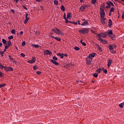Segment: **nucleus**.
I'll return each instance as SVG.
<instances>
[{
    "mask_svg": "<svg viewBox=\"0 0 124 124\" xmlns=\"http://www.w3.org/2000/svg\"><path fill=\"white\" fill-rule=\"evenodd\" d=\"M98 49L100 52H102V48L100 46L98 47Z\"/></svg>",
    "mask_w": 124,
    "mask_h": 124,
    "instance_id": "de8ad7c7",
    "label": "nucleus"
},
{
    "mask_svg": "<svg viewBox=\"0 0 124 124\" xmlns=\"http://www.w3.org/2000/svg\"><path fill=\"white\" fill-rule=\"evenodd\" d=\"M9 58L10 59V60H12V57L10 55L9 56Z\"/></svg>",
    "mask_w": 124,
    "mask_h": 124,
    "instance_id": "69168bd1",
    "label": "nucleus"
},
{
    "mask_svg": "<svg viewBox=\"0 0 124 124\" xmlns=\"http://www.w3.org/2000/svg\"><path fill=\"white\" fill-rule=\"evenodd\" d=\"M113 62V60L111 59H108V66L109 67L110 65H111V63H112Z\"/></svg>",
    "mask_w": 124,
    "mask_h": 124,
    "instance_id": "f3484780",
    "label": "nucleus"
},
{
    "mask_svg": "<svg viewBox=\"0 0 124 124\" xmlns=\"http://www.w3.org/2000/svg\"><path fill=\"white\" fill-rule=\"evenodd\" d=\"M108 48L111 51H113V50H114V47H113V46H112V45H109L108 46Z\"/></svg>",
    "mask_w": 124,
    "mask_h": 124,
    "instance_id": "b1692460",
    "label": "nucleus"
},
{
    "mask_svg": "<svg viewBox=\"0 0 124 124\" xmlns=\"http://www.w3.org/2000/svg\"><path fill=\"white\" fill-rule=\"evenodd\" d=\"M61 9L62 11H63V12L65 11V8L64 7V5H62L61 6Z\"/></svg>",
    "mask_w": 124,
    "mask_h": 124,
    "instance_id": "393cba45",
    "label": "nucleus"
},
{
    "mask_svg": "<svg viewBox=\"0 0 124 124\" xmlns=\"http://www.w3.org/2000/svg\"><path fill=\"white\" fill-rule=\"evenodd\" d=\"M124 103H122L120 104H119V107H120V108H123L124 107Z\"/></svg>",
    "mask_w": 124,
    "mask_h": 124,
    "instance_id": "c756f323",
    "label": "nucleus"
},
{
    "mask_svg": "<svg viewBox=\"0 0 124 124\" xmlns=\"http://www.w3.org/2000/svg\"><path fill=\"white\" fill-rule=\"evenodd\" d=\"M51 31H54V32H55V33H56V27L55 28V29H52L51 30Z\"/></svg>",
    "mask_w": 124,
    "mask_h": 124,
    "instance_id": "603ef678",
    "label": "nucleus"
},
{
    "mask_svg": "<svg viewBox=\"0 0 124 124\" xmlns=\"http://www.w3.org/2000/svg\"><path fill=\"white\" fill-rule=\"evenodd\" d=\"M108 37L110 38V39H112V40H116V37L115 36V35L114 34H112L111 35H109Z\"/></svg>",
    "mask_w": 124,
    "mask_h": 124,
    "instance_id": "ddd939ff",
    "label": "nucleus"
},
{
    "mask_svg": "<svg viewBox=\"0 0 124 124\" xmlns=\"http://www.w3.org/2000/svg\"><path fill=\"white\" fill-rule=\"evenodd\" d=\"M13 36H12V35H11V36H10L9 37H8V39L9 40H11V39H13Z\"/></svg>",
    "mask_w": 124,
    "mask_h": 124,
    "instance_id": "ea45409f",
    "label": "nucleus"
},
{
    "mask_svg": "<svg viewBox=\"0 0 124 124\" xmlns=\"http://www.w3.org/2000/svg\"><path fill=\"white\" fill-rule=\"evenodd\" d=\"M23 33H24V31H21L20 32V35H22V34H23Z\"/></svg>",
    "mask_w": 124,
    "mask_h": 124,
    "instance_id": "680f3d73",
    "label": "nucleus"
},
{
    "mask_svg": "<svg viewBox=\"0 0 124 124\" xmlns=\"http://www.w3.org/2000/svg\"><path fill=\"white\" fill-rule=\"evenodd\" d=\"M97 36L99 37V39H100L101 37H102V38H105L107 37V32L99 33L97 35Z\"/></svg>",
    "mask_w": 124,
    "mask_h": 124,
    "instance_id": "7ed1b4c3",
    "label": "nucleus"
},
{
    "mask_svg": "<svg viewBox=\"0 0 124 124\" xmlns=\"http://www.w3.org/2000/svg\"><path fill=\"white\" fill-rule=\"evenodd\" d=\"M5 52H6V49L5 48H4V50H3V51H2V53H5Z\"/></svg>",
    "mask_w": 124,
    "mask_h": 124,
    "instance_id": "4d7b16f0",
    "label": "nucleus"
},
{
    "mask_svg": "<svg viewBox=\"0 0 124 124\" xmlns=\"http://www.w3.org/2000/svg\"><path fill=\"white\" fill-rule=\"evenodd\" d=\"M3 68H4V66L0 62V69H3Z\"/></svg>",
    "mask_w": 124,
    "mask_h": 124,
    "instance_id": "f704fd0d",
    "label": "nucleus"
},
{
    "mask_svg": "<svg viewBox=\"0 0 124 124\" xmlns=\"http://www.w3.org/2000/svg\"><path fill=\"white\" fill-rule=\"evenodd\" d=\"M116 51H112V52H111V53L112 54H116Z\"/></svg>",
    "mask_w": 124,
    "mask_h": 124,
    "instance_id": "0e129e2a",
    "label": "nucleus"
},
{
    "mask_svg": "<svg viewBox=\"0 0 124 124\" xmlns=\"http://www.w3.org/2000/svg\"><path fill=\"white\" fill-rule=\"evenodd\" d=\"M33 68L34 70H36V69H37V68H37V65L33 66Z\"/></svg>",
    "mask_w": 124,
    "mask_h": 124,
    "instance_id": "a19ab883",
    "label": "nucleus"
},
{
    "mask_svg": "<svg viewBox=\"0 0 124 124\" xmlns=\"http://www.w3.org/2000/svg\"><path fill=\"white\" fill-rule=\"evenodd\" d=\"M11 12H12V13H13L14 14L15 13V11L14 10V9H11L10 10Z\"/></svg>",
    "mask_w": 124,
    "mask_h": 124,
    "instance_id": "3c124183",
    "label": "nucleus"
},
{
    "mask_svg": "<svg viewBox=\"0 0 124 124\" xmlns=\"http://www.w3.org/2000/svg\"><path fill=\"white\" fill-rule=\"evenodd\" d=\"M98 40H99V41H101L102 44H107V43H108V42H107V41L103 40L102 39V38L98 39Z\"/></svg>",
    "mask_w": 124,
    "mask_h": 124,
    "instance_id": "f8f14e48",
    "label": "nucleus"
},
{
    "mask_svg": "<svg viewBox=\"0 0 124 124\" xmlns=\"http://www.w3.org/2000/svg\"><path fill=\"white\" fill-rule=\"evenodd\" d=\"M100 15L101 18V22H102L103 25H105L106 24V22H105V18H104V16H105V12L102 8H100Z\"/></svg>",
    "mask_w": 124,
    "mask_h": 124,
    "instance_id": "f257e3e1",
    "label": "nucleus"
},
{
    "mask_svg": "<svg viewBox=\"0 0 124 124\" xmlns=\"http://www.w3.org/2000/svg\"><path fill=\"white\" fill-rule=\"evenodd\" d=\"M8 46H11L12 44H11V41L10 40L8 41L7 42Z\"/></svg>",
    "mask_w": 124,
    "mask_h": 124,
    "instance_id": "473e14b6",
    "label": "nucleus"
},
{
    "mask_svg": "<svg viewBox=\"0 0 124 124\" xmlns=\"http://www.w3.org/2000/svg\"><path fill=\"white\" fill-rule=\"evenodd\" d=\"M22 6H23L24 9H25V10H28V8L26 7L25 5H23Z\"/></svg>",
    "mask_w": 124,
    "mask_h": 124,
    "instance_id": "8fccbe9b",
    "label": "nucleus"
},
{
    "mask_svg": "<svg viewBox=\"0 0 124 124\" xmlns=\"http://www.w3.org/2000/svg\"><path fill=\"white\" fill-rule=\"evenodd\" d=\"M102 7H105V3H103V4L101 5Z\"/></svg>",
    "mask_w": 124,
    "mask_h": 124,
    "instance_id": "6e6d98bb",
    "label": "nucleus"
},
{
    "mask_svg": "<svg viewBox=\"0 0 124 124\" xmlns=\"http://www.w3.org/2000/svg\"><path fill=\"white\" fill-rule=\"evenodd\" d=\"M44 55H49V56H51V55H52V52L49 50H45L44 51Z\"/></svg>",
    "mask_w": 124,
    "mask_h": 124,
    "instance_id": "1a4fd4ad",
    "label": "nucleus"
},
{
    "mask_svg": "<svg viewBox=\"0 0 124 124\" xmlns=\"http://www.w3.org/2000/svg\"><path fill=\"white\" fill-rule=\"evenodd\" d=\"M95 46H96L97 47H99V46H99V45H98V44L95 43Z\"/></svg>",
    "mask_w": 124,
    "mask_h": 124,
    "instance_id": "052dcab7",
    "label": "nucleus"
},
{
    "mask_svg": "<svg viewBox=\"0 0 124 124\" xmlns=\"http://www.w3.org/2000/svg\"><path fill=\"white\" fill-rule=\"evenodd\" d=\"M63 18L64 19L66 24H67V22H68V19L66 18V15H65V14H64Z\"/></svg>",
    "mask_w": 124,
    "mask_h": 124,
    "instance_id": "6ab92c4d",
    "label": "nucleus"
},
{
    "mask_svg": "<svg viewBox=\"0 0 124 124\" xmlns=\"http://www.w3.org/2000/svg\"><path fill=\"white\" fill-rule=\"evenodd\" d=\"M93 77H95V78H97V76H98V74L97 73H94L93 74Z\"/></svg>",
    "mask_w": 124,
    "mask_h": 124,
    "instance_id": "2f4dec72",
    "label": "nucleus"
},
{
    "mask_svg": "<svg viewBox=\"0 0 124 124\" xmlns=\"http://www.w3.org/2000/svg\"><path fill=\"white\" fill-rule=\"evenodd\" d=\"M2 42L3 43V44H5L6 43V40L3 39L2 40Z\"/></svg>",
    "mask_w": 124,
    "mask_h": 124,
    "instance_id": "e433bc0d",
    "label": "nucleus"
},
{
    "mask_svg": "<svg viewBox=\"0 0 124 124\" xmlns=\"http://www.w3.org/2000/svg\"><path fill=\"white\" fill-rule=\"evenodd\" d=\"M74 50H76V51H79V50H80V48H79L78 46L74 47Z\"/></svg>",
    "mask_w": 124,
    "mask_h": 124,
    "instance_id": "cd10ccee",
    "label": "nucleus"
},
{
    "mask_svg": "<svg viewBox=\"0 0 124 124\" xmlns=\"http://www.w3.org/2000/svg\"><path fill=\"white\" fill-rule=\"evenodd\" d=\"M50 62L53 64H55V65H59V62H58L57 61H55V60H53V59H51Z\"/></svg>",
    "mask_w": 124,
    "mask_h": 124,
    "instance_id": "4468645a",
    "label": "nucleus"
},
{
    "mask_svg": "<svg viewBox=\"0 0 124 124\" xmlns=\"http://www.w3.org/2000/svg\"><path fill=\"white\" fill-rule=\"evenodd\" d=\"M54 3L55 4V5H58L59 4V1H58L57 0H55L54 1Z\"/></svg>",
    "mask_w": 124,
    "mask_h": 124,
    "instance_id": "c85d7f7f",
    "label": "nucleus"
},
{
    "mask_svg": "<svg viewBox=\"0 0 124 124\" xmlns=\"http://www.w3.org/2000/svg\"><path fill=\"white\" fill-rule=\"evenodd\" d=\"M4 54V53L3 52H2V51L1 50H0V56H1L2 57H3Z\"/></svg>",
    "mask_w": 124,
    "mask_h": 124,
    "instance_id": "58836bf2",
    "label": "nucleus"
},
{
    "mask_svg": "<svg viewBox=\"0 0 124 124\" xmlns=\"http://www.w3.org/2000/svg\"><path fill=\"white\" fill-rule=\"evenodd\" d=\"M11 32H12V33H13V34H15V33H16V31H15V30L12 29V30H11Z\"/></svg>",
    "mask_w": 124,
    "mask_h": 124,
    "instance_id": "72a5a7b5",
    "label": "nucleus"
},
{
    "mask_svg": "<svg viewBox=\"0 0 124 124\" xmlns=\"http://www.w3.org/2000/svg\"><path fill=\"white\" fill-rule=\"evenodd\" d=\"M36 62L35 57H32L31 60L28 61V62L29 63H34V62Z\"/></svg>",
    "mask_w": 124,
    "mask_h": 124,
    "instance_id": "6e6552de",
    "label": "nucleus"
},
{
    "mask_svg": "<svg viewBox=\"0 0 124 124\" xmlns=\"http://www.w3.org/2000/svg\"><path fill=\"white\" fill-rule=\"evenodd\" d=\"M87 7H88V5L83 4L79 8V10L82 12H84V11L86 10V8H87Z\"/></svg>",
    "mask_w": 124,
    "mask_h": 124,
    "instance_id": "39448f33",
    "label": "nucleus"
},
{
    "mask_svg": "<svg viewBox=\"0 0 124 124\" xmlns=\"http://www.w3.org/2000/svg\"><path fill=\"white\" fill-rule=\"evenodd\" d=\"M14 1L16 2V3H18L19 2V0H14Z\"/></svg>",
    "mask_w": 124,
    "mask_h": 124,
    "instance_id": "bf43d9fd",
    "label": "nucleus"
},
{
    "mask_svg": "<svg viewBox=\"0 0 124 124\" xmlns=\"http://www.w3.org/2000/svg\"><path fill=\"white\" fill-rule=\"evenodd\" d=\"M91 32H92V33H94V34H96V32H95V31H94L93 30H91Z\"/></svg>",
    "mask_w": 124,
    "mask_h": 124,
    "instance_id": "37998d69",
    "label": "nucleus"
},
{
    "mask_svg": "<svg viewBox=\"0 0 124 124\" xmlns=\"http://www.w3.org/2000/svg\"><path fill=\"white\" fill-rule=\"evenodd\" d=\"M52 59H53V61H58V58L56 56H53Z\"/></svg>",
    "mask_w": 124,
    "mask_h": 124,
    "instance_id": "7c9ffc66",
    "label": "nucleus"
},
{
    "mask_svg": "<svg viewBox=\"0 0 124 124\" xmlns=\"http://www.w3.org/2000/svg\"><path fill=\"white\" fill-rule=\"evenodd\" d=\"M78 32L79 33H81V34H87V33H89V30L84 28L83 29L79 30Z\"/></svg>",
    "mask_w": 124,
    "mask_h": 124,
    "instance_id": "f03ea898",
    "label": "nucleus"
},
{
    "mask_svg": "<svg viewBox=\"0 0 124 124\" xmlns=\"http://www.w3.org/2000/svg\"><path fill=\"white\" fill-rule=\"evenodd\" d=\"M9 47H10V46H8V45H5V49H6H6H8V48H9Z\"/></svg>",
    "mask_w": 124,
    "mask_h": 124,
    "instance_id": "79ce46f5",
    "label": "nucleus"
},
{
    "mask_svg": "<svg viewBox=\"0 0 124 124\" xmlns=\"http://www.w3.org/2000/svg\"><path fill=\"white\" fill-rule=\"evenodd\" d=\"M0 47H2V43H0Z\"/></svg>",
    "mask_w": 124,
    "mask_h": 124,
    "instance_id": "774afa93",
    "label": "nucleus"
},
{
    "mask_svg": "<svg viewBox=\"0 0 124 124\" xmlns=\"http://www.w3.org/2000/svg\"><path fill=\"white\" fill-rule=\"evenodd\" d=\"M103 72H104V73H105V74H107V69H104V70H103Z\"/></svg>",
    "mask_w": 124,
    "mask_h": 124,
    "instance_id": "09e8293b",
    "label": "nucleus"
},
{
    "mask_svg": "<svg viewBox=\"0 0 124 124\" xmlns=\"http://www.w3.org/2000/svg\"><path fill=\"white\" fill-rule=\"evenodd\" d=\"M36 74H38V75H39V74H41V72L40 71H37Z\"/></svg>",
    "mask_w": 124,
    "mask_h": 124,
    "instance_id": "5fc2aeb1",
    "label": "nucleus"
},
{
    "mask_svg": "<svg viewBox=\"0 0 124 124\" xmlns=\"http://www.w3.org/2000/svg\"><path fill=\"white\" fill-rule=\"evenodd\" d=\"M68 23H70L71 24H74V25H77L78 24L77 22H76L75 21H70L68 20L67 24H68Z\"/></svg>",
    "mask_w": 124,
    "mask_h": 124,
    "instance_id": "412c9836",
    "label": "nucleus"
},
{
    "mask_svg": "<svg viewBox=\"0 0 124 124\" xmlns=\"http://www.w3.org/2000/svg\"><path fill=\"white\" fill-rule=\"evenodd\" d=\"M107 4H108V5L106 6V8H108V9H109V8H111V4H112V1H108L107 2Z\"/></svg>",
    "mask_w": 124,
    "mask_h": 124,
    "instance_id": "0eeeda50",
    "label": "nucleus"
},
{
    "mask_svg": "<svg viewBox=\"0 0 124 124\" xmlns=\"http://www.w3.org/2000/svg\"><path fill=\"white\" fill-rule=\"evenodd\" d=\"M81 26H83V27H88L89 25V22L88 21L86 20L84 22H83L81 24Z\"/></svg>",
    "mask_w": 124,
    "mask_h": 124,
    "instance_id": "9b49d317",
    "label": "nucleus"
},
{
    "mask_svg": "<svg viewBox=\"0 0 124 124\" xmlns=\"http://www.w3.org/2000/svg\"><path fill=\"white\" fill-rule=\"evenodd\" d=\"M108 34H109L110 35H112L113 34V31H112V30H108V32L107 33V35Z\"/></svg>",
    "mask_w": 124,
    "mask_h": 124,
    "instance_id": "5701e85b",
    "label": "nucleus"
},
{
    "mask_svg": "<svg viewBox=\"0 0 124 124\" xmlns=\"http://www.w3.org/2000/svg\"><path fill=\"white\" fill-rule=\"evenodd\" d=\"M108 24L109 28H111V27H112V25H113V22H112V20H111V19H109Z\"/></svg>",
    "mask_w": 124,
    "mask_h": 124,
    "instance_id": "2eb2a0df",
    "label": "nucleus"
},
{
    "mask_svg": "<svg viewBox=\"0 0 124 124\" xmlns=\"http://www.w3.org/2000/svg\"><path fill=\"white\" fill-rule=\"evenodd\" d=\"M92 61H93V58H87L86 59L87 64H88V65L91 64V63L92 62Z\"/></svg>",
    "mask_w": 124,
    "mask_h": 124,
    "instance_id": "9d476101",
    "label": "nucleus"
},
{
    "mask_svg": "<svg viewBox=\"0 0 124 124\" xmlns=\"http://www.w3.org/2000/svg\"><path fill=\"white\" fill-rule=\"evenodd\" d=\"M101 72V69L98 68V70H97V72H98V73H100Z\"/></svg>",
    "mask_w": 124,
    "mask_h": 124,
    "instance_id": "a18cd8bd",
    "label": "nucleus"
},
{
    "mask_svg": "<svg viewBox=\"0 0 124 124\" xmlns=\"http://www.w3.org/2000/svg\"><path fill=\"white\" fill-rule=\"evenodd\" d=\"M94 56H95V53H93L88 56V58L90 59H93V58H94Z\"/></svg>",
    "mask_w": 124,
    "mask_h": 124,
    "instance_id": "dca6fc26",
    "label": "nucleus"
},
{
    "mask_svg": "<svg viewBox=\"0 0 124 124\" xmlns=\"http://www.w3.org/2000/svg\"><path fill=\"white\" fill-rule=\"evenodd\" d=\"M52 38H54V39H56L57 41H61V38L58 37H55L54 36H52Z\"/></svg>",
    "mask_w": 124,
    "mask_h": 124,
    "instance_id": "aec40b11",
    "label": "nucleus"
},
{
    "mask_svg": "<svg viewBox=\"0 0 124 124\" xmlns=\"http://www.w3.org/2000/svg\"><path fill=\"white\" fill-rule=\"evenodd\" d=\"M122 19H124V12L122 14Z\"/></svg>",
    "mask_w": 124,
    "mask_h": 124,
    "instance_id": "e2e57ef3",
    "label": "nucleus"
},
{
    "mask_svg": "<svg viewBox=\"0 0 124 124\" xmlns=\"http://www.w3.org/2000/svg\"><path fill=\"white\" fill-rule=\"evenodd\" d=\"M109 12H114V8L113 7H112L111 8H110Z\"/></svg>",
    "mask_w": 124,
    "mask_h": 124,
    "instance_id": "c03bdc74",
    "label": "nucleus"
},
{
    "mask_svg": "<svg viewBox=\"0 0 124 124\" xmlns=\"http://www.w3.org/2000/svg\"><path fill=\"white\" fill-rule=\"evenodd\" d=\"M64 57H67L68 55L67 54H63Z\"/></svg>",
    "mask_w": 124,
    "mask_h": 124,
    "instance_id": "338daca9",
    "label": "nucleus"
},
{
    "mask_svg": "<svg viewBox=\"0 0 124 124\" xmlns=\"http://www.w3.org/2000/svg\"><path fill=\"white\" fill-rule=\"evenodd\" d=\"M4 69L5 71H13V68L12 67L5 66L4 67Z\"/></svg>",
    "mask_w": 124,
    "mask_h": 124,
    "instance_id": "423d86ee",
    "label": "nucleus"
},
{
    "mask_svg": "<svg viewBox=\"0 0 124 124\" xmlns=\"http://www.w3.org/2000/svg\"><path fill=\"white\" fill-rule=\"evenodd\" d=\"M20 56H21V57H23V58H25V54L24 53H21Z\"/></svg>",
    "mask_w": 124,
    "mask_h": 124,
    "instance_id": "864d4df0",
    "label": "nucleus"
},
{
    "mask_svg": "<svg viewBox=\"0 0 124 124\" xmlns=\"http://www.w3.org/2000/svg\"><path fill=\"white\" fill-rule=\"evenodd\" d=\"M2 85V88L3 87H5V86H6V84L3 83L2 84H1Z\"/></svg>",
    "mask_w": 124,
    "mask_h": 124,
    "instance_id": "13d9d810",
    "label": "nucleus"
},
{
    "mask_svg": "<svg viewBox=\"0 0 124 124\" xmlns=\"http://www.w3.org/2000/svg\"><path fill=\"white\" fill-rule=\"evenodd\" d=\"M31 46L32 47H34V48H39V46L38 45L32 44Z\"/></svg>",
    "mask_w": 124,
    "mask_h": 124,
    "instance_id": "a878e982",
    "label": "nucleus"
},
{
    "mask_svg": "<svg viewBox=\"0 0 124 124\" xmlns=\"http://www.w3.org/2000/svg\"><path fill=\"white\" fill-rule=\"evenodd\" d=\"M80 42L83 45V46H86V43L83 42L82 40H80Z\"/></svg>",
    "mask_w": 124,
    "mask_h": 124,
    "instance_id": "bb28decb",
    "label": "nucleus"
},
{
    "mask_svg": "<svg viewBox=\"0 0 124 124\" xmlns=\"http://www.w3.org/2000/svg\"><path fill=\"white\" fill-rule=\"evenodd\" d=\"M29 21V19H25L24 21V24L26 25L28 23V21Z\"/></svg>",
    "mask_w": 124,
    "mask_h": 124,
    "instance_id": "49530a36",
    "label": "nucleus"
},
{
    "mask_svg": "<svg viewBox=\"0 0 124 124\" xmlns=\"http://www.w3.org/2000/svg\"><path fill=\"white\" fill-rule=\"evenodd\" d=\"M57 56H59L61 59H63V53L62 54L61 53H57Z\"/></svg>",
    "mask_w": 124,
    "mask_h": 124,
    "instance_id": "4be33fe9",
    "label": "nucleus"
},
{
    "mask_svg": "<svg viewBox=\"0 0 124 124\" xmlns=\"http://www.w3.org/2000/svg\"><path fill=\"white\" fill-rule=\"evenodd\" d=\"M25 45H26V42L25 41H24L22 42L21 46H22V47H24V46H25Z\"/></svg>",
    "mask_w": 124,
    "mask_h": 124,
    "instance_id": "4c0bfd02",
    "label": "nucleus"
},
{
    "mask_svg": "<svg viewBox=\"0 0 124 124\" xmlns=\"http://www.w3.org/2000/svg\"><path fill=\"white\" fill-rule=\"evenodd\" d=\"M56 34L57 35H63V32L62 31L60 30L58 28L56 27Z\"/></svg>",
    "mask_w": 124,
    "mask_h": 124,
    "instance_id": "20e7f679",
    "label": "nucleus"
},
{
    "mask_svg": "<svg viewBox=\"0 0 124 124\" xmlns=\"http://www.w3.org/2000/svg\"><path fill=\"white\" fill-rule=\"evenodd\" d=\"M95 2H96V0H92L91 1L92 4H95Z\"/></svg>",
    "mask_w": 124,
    "mask_h": 124,
    "instance_id": "c9c22d12",
    "label": "nucleus"
},
{
    "mask_svg": "<svg viewBox=\"0 0 124 124\" xmlns=\"http://www.w3.org/2000/svg\"><path fill=\"white\" fill-rule=\"evenodd\" d=\"M72 17V14L71 13L69 12L67 14V19H70Z\"/></svg>",
    "mask_w": 124,
    "mask_h": 124,
    "instance_id": "a211bd4d",
    "label": "nucleus"
}]
</instances>
